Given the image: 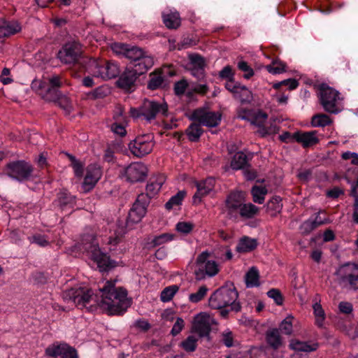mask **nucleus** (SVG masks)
<instances>
[{"mask_svg":"<svg viewBox=\"0 0 358 358\" xmlns=\"http://www.w3.org/2000/svg\"><path fill=\"white\" fill-rule=\"evenodd\" d=\"M315 228L317 227H315L314 222H312V219H308L301 224L299 229L301 234H308Z\"/></svg>","mask_w":358,"mask_h":358,"instance_id":"bf43d9fd","label":"nucleus"},{"mask_svg":"<svg viewBox=\"0 0 358 358\" xmlns=\"http://www.w3.org/2000/svg\"><path fill=\"white\" fill-rule=\"evenodd\" d=\"M184 326H185L184 320L181 317H178L172 327V329L171 331V334L174 336H177L182 331V330L184 328Z\"/></svg>","mask_w":358,"mask_h":358,"instance_id":"0e129e2a","label":"nucleus"},{"mask_svg":"<svg viewBox=\"0 0 358 358\" xmlns=\"http://www.w3.org/2000/svg\"><path fill=\"white\" fill-rule=\"evenodd\" d=\"M193 228V224H192L191 222H180L176 226V229L178 232L185 234L190 233L192 231Z\"/></svg>","mask_w":358,"mask_h":358,"instance_id":"4d7b16f0","label":"nucleus"},{"mask_svg":"<svg viewBox=\"0 0 358 358\" xmlns=\"http://www.w3.org/2000/svg\"><path fill=\"white\" fill-rule=\"evenodd\" d=\"M116 280H106L99 283L96 294L86 287H73L62 294L64 300L72 302L80 308L94 312L100 308L109 315H123L131 306L127 291L115 286Z\"/></svg>","mask_w":358,"mask_h":358,"instance_id":"f257e3e1","label":"nucleus"},{"mask_svg":"<svg viewBox=\"0 0 358 358\" xmlns=\"http://www.w3.org/2000/svg\"><path fill=\"white\" fill-rule=\"evenodd\" d=\"M292 137L295 141L301 143L304 148L313 146L319 142L316 131H297L293 134Z\"/></svg>","mask_w":358,"mask_h":358,"instance_id":"412c9836","label":"nucleus"},{"mask_svg":"<svg viewBox=\"0 0 358 358\" xmlns=\"http://www.w3.org/2000/svg\"><path fill=\"white\" fill-rule=\"evenodd\" d=\"M148 173L147 166L143 162H132L124 167L120 171V176L130 183L144 181Z\"/></svg>","mask_w":358,"mask_h":358,"instance_id":"9d476101","label":"nucleus"},{"mask_svg":"<svg viewBox=\"0 0 358 358\" xmlns=\"http://www.w3.org/2000/svg\"><path fill=\"white\" fill-rule=\"evenodd\" d=\"M155 145L152 134L138 135L130 142L129 148L131 152L136 157H143L150 154Z\"/></svg>","mask_w":358,"mask_h":358,"instance_id":"1a4fd4ad","label":"nucleus"},{"mask_svg":"<svg viewBox=\"0 0 358 358\" xmlns=\"http://www.w3.org/2000/svg\"><path fill=\"white\" fill-rule=\"evenodd\" d=\"M278 131V127L275 124H271L269 127H262L260 129H258V133L262 136H264L266 135L273 134L277 133Z\"/></svg>","mask_w":358,"mask_h":358,"instance_id":"774afa93","label":"nucleus"},{"mask_svg":"<svg viewBox=\"0 0 358 358\" xmlns=\"http://www.w3.org/2000/svg\"><path fill=\"white\" fill-rule=\"evenodd\" d=\"M139 76L131 68H127L117 80L118 85L125 90L130 89Z\"/></svg>","mask_w":358,"mask_h":358,"instance_id":"a878e982","label":"nucleus"},{"mask_svg":"<svg viewBox=\"0 0 358 358\" xmlns=\"http://www.w3.org/2000/svg\"><path fill=\"white\" fill-rule=\"evenodd\" d=\"M209 257L210 253L208 251H203L197 256L194 272L196 280L201 281L207 278H213L220 272L217 262L210 259Z\"/></svg>","mask_w":358,"mask_h":358,"instance_id":"423d86ee","label":"nucleus"},{"mask_svg":"<svg viewBox=\"0 0 358 358\" xmlns=\"http://www.w3.org/2000/svg\"><path fill=\"white\" fill-rule=\"evenodd\" d=\"M338 284L348 289H358V264L348 263L338 268L335 272Z\"/></svg>","mask_w":358,"mask_h":358,"instance_id":"0eeeda50","label":"nucleus"},{"mask_svg":"<svg viewBox=\"0 0 358 358\" xmlns=\"http://www.w3.org/2000/svg\"><path fill=\"white\" fill-rule=\"evenodd\" d=\"M194 185L197 191L193 196V203L198 204L201 201L203 196L210 194L215 187V179L213 177H208L201 181H195Z\"/></svg>","mask_w":358,"mask_h":358,"instance_id":"6ab92c4d","label":"nucleus"},{"mask_svg":"<svg viewBox=\"0 0 358 358\" xmlns=\"http://www.w3.org/2000/svg\"><path fill=\"white\" fill-rule=\"evenodd\" d=\"M90 68L94 77L101 78L103 80L114 78L120 72L117 64L114 62L92 60L90 62Z\"/></svg>","mask_w":358,"mask_h":358,"instance_id":"6e6552de","label":"nucleus"},{"mask_svg":"<svg viewBox=\"0 0 358 358\" xmlns=\"http://www.w3.org/2000/svg\"><path fill=\"white\" fill-rule=\"evenodd\" d=\"M174 237L175 236L172 234H162L159 236H156L154 237V238L152 241V244L153 246H159L171 241L172 240H173Z\"/></svg>","mask_w":358,"mask_h":358,"instance_id":"3c124183","label":"nucleus"},{"mask_svg":"<svg viewBox=\"0 0 358 358\" xmlns=\"http://www.w3.org/2000/svg\"><path fill=\"white\" fill-rule=\"evenodd\" d=\"M202 132L200 124L192 123L186 129V134L191 141H197Z\"/></svg>","mask_w":358,"mask_h":358,"instance_id":"58836bf2","label":"nucleus"},{"mask_svg":"<svg viewBox=\"0 0 358 358\" xmlns=\"http://www.w3.org/2000/svg\"><path fill=\"white\" fill-rule=\"evenodd\" d=\"M282 85L287 86L289 90H292L298 87L299 83L296 79H287L281 82L274 83L273 87L275 90H279Z\"/></svg>","mask_w":358,"mask_h":358,"instance_id":"603ef678","label":"nucleus"},{"mask_svg":"<svg viewBox=\"0 0 358 358\" xmlns=\"http://www.w3.org/2000/svg\"><path fill=\"white\" fill-rule=\"evenodd\" d=\"M154 65V59L145 53L138 61L132 64L131 67L138 76L146 73Z\"/></svg>","mask_w":358,"mask_h":358,"instance_id":"b1692460","label":"nucleus"},{"mask_svg":"<svg viewBox=\"0 0 358 358\" xmlns=\"http://www.w3.org/2000/svg\"><path fill=\"white\" fill-rule=\"evenodd\" d=\"M238 67L240 70L245 73L244 77L245 78H250L254 75L252 69L244 61H241L238 63Z\"/></svg>","mask_w":358,"mask_h":358,"instance_id":"e2e57ef3","label":"nucleus"},{"mask_svg":"<svg viewBox=\"0 0 358 358\" xmlns=\"http://www.w3.org/2000/svg\"><path fill=\"white\" fill-rule=\"evenodd\" d=\"M332 123V120L326 114H317L312 117L311 124L314 127H324Z\"/></svg>","mask_w":358,"mask_h":358,"instance_id":"c9c22d12","label":"nucleus"},{"mask_svg":"<svg viewBox=\"0 0 358 358\" xmlns=\"http://www.w3.org/2000/svg\"><path fill=\"white\" fill-rule=\"evenodd\" d=\"M222 340L223 343L228 348H230L233 345L234 343V337L232 335V332L229 329L225 330L222 334Z\"/></svg>","mask_w":358,"mask_h":358,"instance_id":"69168bd1","label":"nucleus"},{"mask_svg":"<svg viewBox=\"0 0 358 358\" xmlns=\"http://www.w3.org/2000/svg\"><path fill=\"white\" fill-rule=\"evenodd\" d=\"M31 243L37 244L41 247H45L49 245V241L43 235L36 234L28 238Z\"/></svg>","mask_w":358,"mask_h":358,"instance_id":"6e6d98bb","label":"nucleus"},{"mask_svg":"<svg viewBox=\"0 0 358 358\" xmlns=\"http://www.w3.org/2000/svg\"><path fill=\"white\" fill-rule=\"evenodd\" d=\"M193 117L200 124L209 127L217 126L221 120V115L219 113L208 111L204 109L196 110L193 113Z\"/></svg>","mask_w":358,"mask_h":358,"instance_id":"f3484780","label":"nucleus"},{"mask_svg":"<svg viewBox=\"0 0 358 358\" xmlns=\"http://www.w3.org/2000/svg\"><path fill=\"white\" fill-rule=\"evenodd\" d=\"M129 114L134 119H143L147 122H150L158 114L167 116L168 105L164 101L145 100L138 108H131Z\"/></svg>","mask_w":358,"mask_h":358,"instance_id":"20e7f679","label":"nucleus"},{"mask_svg":"<svg viewBox=\"0 0 358 358\" xmlns=\"http://www.w3.org/2000/svg\"><path fill=\"white\" fill-rule=\"evenodd\" d=\"M50 89H52L55 91L57 95V100H58L61 96L59 88L62 85V80L60 76L54 75L51 77L46 78Z\"/></svg>","mask_w":358,"mask_h":358,"instance_id":"a19ab883","label":"nucleus"},{"mask_svg":"<svg viewBox=\"0 0 358 358\" xmlns=\"http://www.w3.org/2000/svg\"><path fill=\"white\" fill-rule=\"evenodd\" d=\"M257 246V241L255 238L243 236L238 241L236 251L239 253H247L254 250Z\"/></svg>","mask_w":358,"mask_h":358,"instance_id":"cd10ccee","label":"nucleus"},{"mask_svg":"<svg viewBox=\"0 0 358 358\" xmlns=\"http://www.w3.org/2000/svg\"><path fill=\"white\" fill-rule=\"evenodd\" d=\"M341 157L344 160L351 159V164L358 166V154L350 151L343 152Z\"/></svg>","mask_w":358,"mask_h":358,"instance_id":"338daca9","label":"nucleus"},{"mask_svg":"<svg viewBox=\"0 0 358 358\" xmlns=\"http://www.w3.org/2000/svg\"><path fill=\"white\" fill-rule=\"evenodd\" d=\"M147 195L140 194L131 208L127 220V225L138 223L146 214L147 207L149 204Z\"/></svg>","mask_w":358,"mask_h":358,"instance_id":"ddd939ff","label":"nucleus"},{"mask_svg":"<svg viewBox=\"0 0 358 358\" xmlns=\"http://www.w3.org/2000/svg\"><path fill=\"white\" fill-rule=\"evenodd\" d=\"M190 60L193 68L191 70V73L197 79L201 80L204 77V60L198 55H192L190 56Z\"/></svg>","mask_w":358,"mask_h":358,"instance_id":"bb28decb","label":"nucleus"},{"mask_svg":"<svg viewBox=\"0 0 358 358\" xmlns=\"http://www.w3.org/2000/svg\"><path fill=\"white\" fill-rule=\"evenodd\" d=\"M282 209V199L280 196L272 197L266 204V212L272 217L277 216Z\"/></svg>","mask_w":358,"mask_h":358,"instance_id":"c85d7f7f","label":"nucleus"},{"mask_svg":"<svg viewBox=\"0 0 358 358\" xmlns=\"http://www.w3.org/2000/svg\"><path fill=\"white\" fill-rule=\"evenodd\" d=\"M102 176V170L100 166L97 164H90L86 169L84 180L82 183V189L84 192H88L92 190L101 179Z\"/></svg>","mask_w":358,"mask_h":358,"instance_id":"dca6fc26","label":"nucleus"},{"mask_svg":"<svg viewBox=\"0 0 358 358\" xmlns=\"http://www.w3.org/2000/svg\"><path fill=\"white\" fill-rule=\"evenodd\" d=\"M266 69L272 74H280L285 71L286 65L281 61L274 60L271 64L266 65Z\"/></svg>","mask_w":358,"mask_h":358,"instance_id":"a18cd8bd","label":"nucleus"},{"mask_svg":"<svg viewBox=\"0 0 358 358\" xmlns=\"http://www.w3.org/2000/svg\"><path fill=\"white\" fill-rule=\"evenodd\" d=\"M266 341L268 345L273 349H278L282 345V340L279 330L273 329L266 334Z\"/></svg>","mask_w":358,"mask_h":358,"instance_id":"f704fd0d","label":"nucleus"},{"mask_svg":"<svg viewBox=\"0 0 358 358\" xmlns=\"http://www.w3.org/2000/svg\"><path fill=\"white\" fill-rule=\"evenodd\" d=\"M209 289L206 285H201L196 292L191 293L188 296V300L190 303H197L201 301L207 295Z\"/></svg>","mask_w":358,"mask_h":358,"instance_id":"e433bc0d","label":"nucleus"},{"mask_svg":"<svg viewBox=\"0 0 358 358\" xmlns=\"http://www.w3.org/2000/svg\"><path fill=\"white\" fill-rule=\"evenodd\" d=\"M267 295L273 299L277 305L280 306L283 303V297L278 289H271L267 292Z\"/></svg>","mask_w":358,"mask_h":358,"instance_id":"052dcab7","label":"nucleus"},{"mask_svg":"<svg viewBox=\"0 0 358 358\" xmlns=\"http://www.w3.org/2000/svg\"><path fill=\"white\" fill-rule=\"evenodd\" d=\"M245 282L247 287H254L259 285V273L258 269L252 266L246 273Z\"/></svg>","mask_w":358,"mask_h":358,"instance_id":"2f4dec72","label":"nucleus"},{"mask_svg":"<svg viewBox=\"0 0 358 358\" xmlns=\"http://www.w3.org/2000/svg\"><path fill=\"white\" fill-rule=\"evenodd\" d=\"M289 346L292 349L296 351H302L306 352L315 351L318 348V345L317 343H309L296 340L292 341L290 342Z\"/></svg>","mask_w":358,"mask_h":358,"instance_id":"473e14b6","label":"nucleus"},{"mask_svg":"<svg viewBox=\"0 0 358 358\" xmlns=\"http://www.w3.org/2000/svg\"><path fill=\"white\" fill-rule=\"evenodd\" d=\"M145 52L141 48L132 46L129 47L127 52H126L125 57L131 59L133 63H135L141 57L144 55Z\"/></svg>","mask_w":358,"mask_h":358,"instance_id":"8fccbe9b","label":"nucleus"},{"mask_svg":"<svg viewBox=\"0 0 358 358\" xmlns=\"http://www.w3.org/2000/svg\"><path fill=\"white\" fill-rule=\"evenodd\" d=\"M45 355L51 357L78 358L76 350L65 343H55L45 349Z\"/></svg>","mask_w":358,"mask_h":358,"instance_id":"2eb2a0df","label":"nucleus"},{"mask_svg":"<svg viewBox=\"0 0 358 358\" xmlns=\"http://www.w3.org/2000/svg\"><path fill=\"white\" fill-rule=\"evenodd\" d=\"M164 182L165 178L162 175L152 177L146 186V193H143V195H147L148 199L150 200L159 192Z\"/></svg>","mask_w":358,"mask_h":358,"instance_id":"393cba45","label":"nucleus"},{"mask_svg":"<svg viewBox=\"0 0 358 358\" xmlns=\"http://www.w3.org/2000/svg\"><path fill=\"white\" fill-rule=\"evenodd\" d=\"M163 22L169 29H177L180 25V17L178 12L164 13Z\"/></svg>","mask_w":358,"mask_h":358,"instance_id":"7c9ffc66","label":"nucleus"},{"mask_svg":"<svg viewBox=\"0 0 358 358\" xmlns=\"http://www.w3.org/2000/svg\"><path fill=\"white\" fill-rule=\"evenodd\" d=\"M215 323L213 317L207 313L201 312L194 317L191 332L197 334L200 338H209L212 325Z\"/></svg>","mask_w":358,"mask_h":358,"instance_id":"f8f14e48","label":"nucleus"},{"mask_svg":"<svg viewBox=\"0 0 358 358\" xmlns=\"http://www.w3.org/2000/svg\"><path fill=\"white\" fill-rule=\"evenodd\" d=\"M115 122L111 124L110 129L120 136H124L127 134L126 126L127 125V117L123 115L122 109L119 108L113 116Z\"/></svg>","mask_w":358,"mask_h":358,"instance_id":"5701e85b","label":"nucleus"},{"mask_svg":"<svg viewBox=\"0 0 358 358\" xmlns=\"http://www.w3.org/2000/svg\"><path fill=\"white\" fill-rule=\"evenodd\" d=\"M268 193V189L265 186L255 185L251 189V194L252 196V201L259 204H262L264 202L266 195Z\"/></svg>","mask_w":358,"mask_h":358,"instance_id":"72a5a7b5","label":"nucleus"},{"mask_svg":"<svg viewBox=\"0 0 358 358\" xmlns=\"http://www.w3.org/2000/svg\"><path fill=\"white\" fill-rule=\"evenodd\" d=\"M247 164V156L243 152H236L231 160V166L233 169H243Z\"/></svg>","mask_w":358,"mask_h":358,"instance_id":"4c0bfd02","label":"nucleus"},{"mask_svg":"<svg viewBox=\"0 0 358 358\" xmlns=\"http://www.w3.org/2000/svg\"><path fill=\"white\" fill-rule=\"evenodd\" d=\"M313 308L315 317L316 325L319 327H322L324 326V322L326 317L324 309L322 308L321 304L318 302H315L313 304Z\"/></svg>","mask_w":358,"mask_h":358,"instance_id":"ea45409f","label":"nucleus"},{"mask_svg":"<svg viewBox=\"0 0 358 358\" xmlns=\"http://www.w3.org/2000/svg\"><path fill=\"white\" fill-rule=\"evenodd\" d=\"M235 98L241 102H249L252 98L251 92L245 86H240L238 90V96H235Z\"/></svg>","mask_w":358,"mask_h":358,"instance_id":"864d4df0","label":"nucleus"},{"mask_svg":"<svg viewBox=\"0 0 358 358\" xmlns=\"http://www.w3.org/2000/svg\"><path fill=\"white\" fill-rule=\"evenodd\" d=\"M259 208L251 203L244 202L238 213L245 219H252L258 215Z\"/></svg>","mask_w":358,"mask_h":358,"instance_id":"c756f323","label":"nucleus"},{"mask_svg":"<svg viewBox=\"0 0 358 358\" xmlns=\"http://www.w3.org/2000/svg\"><path fill=\"white\" fill-rule=\"evenodd\" d=\"M268 116L265 113L262 111H255L250 123L259 127V129L264 127V124L266 122Z\"/></svg>","mask_w":358,"mask_h":358,"instance_id":"09e8293b","label":"nucleus"},{"mask_svg":"<svg viewBox=\"0 0 358 358\" xmlns=\"http://www.w3.org/2000/svg\"><path fill=\"white\" fill-rule=\"evenodd\" d=\"M178 287L177 285H171L164 288L161 292L160 299L163 302L170 301L173 296L178 291Z\"/></svg>","mask_w":358,"mask_h":358,"instance_id":"49530a36","label":"nucleus"},{"mask_svg":"<svg viewBox=\"0 0 358 358\" xmlns=\"http://www.w3.org/2000/svg\"><path fill=\"white\" fill-rule=\"evenodd\" d=\"M31 89L48 101H56L57 95L54 90L50 89L46 78L35 79L31 83Z\"/></svg>","mask_w":358,"mask_h":358,"instance_id":"aec40b11","label":"nucleus"},{"mask_svg":"<svg viewBox=\"0 0 358 358\" xmlns=\"http://www.w3.org/2000/svg\"><path fill=\"white\" fill-rule=\"evenodd\" d=\"M164 79L161 76H155L150 78L148 87L150 90H156L162 85Z\"/></svg>","mask_w":358,"mask_h":358,"instance_id":"680f3d73","label":"nucleus"},{"mask_svg":"<svg viewBox=\"0 0 358 358\" xmlns=\"http://www.w3.org/2000/svg\"><path fill=\"white\" fill-rule=\"evenodd\" d=\"M81 252H86L87 255L96 264L101 271H106L117 266V263L111 260L106 253L102 252L94 237L87 235L78 245H76Z\"/></svg>","mask_w":358,"mask_h":358,"instance_id":"f03ea898","label":"nucleus"},{"mask_svg":"<svg viewBox=\"0 0 358 358\" xmlns=\"http://www.w3.org/2000/svg\"><path fill=\"white\" fill-rule=\"evenodd\" d=\"M67 155L71 162V166L76 177L80 178L83 174L84 164L78 160L74 156L69 154Z\"/></svg>","mask_w":358,"mask_h":358,"instance_id":"de8ad7c7","label":"nucleus"},{"mask_svg":"<svg viewBox=\"0 0 358 358\" xmlns=\"http://www.w3.org/2000/svg\"><path fill=\"white\" fill-rule=\"evenodd\" d=\"M129 45L122 43H113L110 45L111 50L114 53L118 55L126 56V52L129 48Z\"/></svg>","mask_w":358,"mask_h":358,"instance_id":"5fc2aeb1","label":"nucleus"},{"mask_svg":"<svg viewBox=\"0 0 358 358\" xmlns=\"http://www.w3.org/2000/svg\"><path fill=\"white\" fill-rule=\"evenodd\" d=\"M83 53L81 44L76 41H72L64 45L62 48L58 52L59 60L66 64H73L76 63Z\"/></svg>","mask_w":358,"mask_h":358,"instance_id":"9b49d317","label":"nucleus"},{"mask_svg":"<svg viewBox=\"0 0 358 358\" xmlns=\"http://www.w3.org/2000/svg\"><path fill=\"white\" fill-rule=\"evenodd\" d=\"M186 195V192L184 190L179 191L176 194L171 196V199L166 203L165 206L168 210L172 209L175 206H178L182 203Z\"/></svg>","mask_w":358,"mask_h":358,"instance_id":"79ce46f5","label":"nucleus"},{"mask_svg":"<svg viewBox=\"0 0 358 358\" xmlns=\"http://www.w3.org/2000/svg\"><path fill=\"white\" fill-rule=\"evenodd\" d=\"M319 97L324 110L332 114H338L343 110V98L336 90L327 84L319 87Z\"/></svg>","mask_w":358,"mask_h":358,"instance_id":"39448f33","label":"nucleus"},{"mask_svg":"<svg viewBox=\"0 0 358 358\" xmlns=\"http://www.w3.org/2000/svg\"><path fill=\"white\" fill-rule=\"evenodd\" d=\"M238 292L234 287L222 286L215 290L208 299V305L213 309H223L230 307V310L238 312L241 305L238 299Z\"/></svg>","mask_w":358,"mask_h":358,"instance_id":"7ed1b4c3","label":"nucleus"},{"mask_svg":"<svg viewBox=\"0 0 358 358\" xmlns=\"http://www.w3.org/2000/svg\"><path fill=\"white\" fill-rule=\"evenodd\" d=\"M294 317L292 315H287L280 324V331L286 334L291 335L293 331Z\"/></svg>","mask_w":358,"mask_h":358,"instance_id":"c03bdc74","label":"nucleus"},{"mask_svg":"<svg viewBox=\"0 0 358 358\" xmlns=\"http://www.w3.org/2000/svg\"><path fill=\"white\" fill-rule=\"evenodd\" d=\"M21 24L15 20H6L0 17V38H7L20 32Z\"/></svg>","mask_w":358,"mask_h":358,"instance_id":"4be33fe9","label":"nucleus"},{"mask_svg":"<svg viewBox=\"0 0 358 358\" xmlns=\"http://www.w3.org/2000/svg\"><path fill=\"white\" fill-rule=\"evenodd\" d=\"M244 202H245V194L243 192H231L225 200V207L229 215H234L238 213Z\"/></svg>","mask_w":358,"mask_h":358,"instance_id":"a211bd4d","label":"nucleus"},{"mask_svg":"<svg viewBox=\"0 0 358 358\" xmlns=\"http://www.w3.org/2000/svg\"><path fill=\"white\" fill-rule=\"evenodd\" d=\"M109 93V90L108 87L105 86H101L96 88L94 90L91 92L89 94V96L94 98V99H99L103 98L107 96V94Z\"/></svg>","mask_w":358,"mask_h":358,"instance_id":"13d9d810","label":"nucleus"},{"mask_svg":"<svg viewBox=\"0 0 358 358\" xmlns=\"http://www.w3.org/2000/svg\"><path fill=\"white\" fill-rule=\"evenodd\" d=\"M32 171L31 165L24 161L13 162L7 165L8 176L18 181L28 179Z\"/></svg>","mask_w":358,"mask_h":358,"instance_id":"4468645a","label":"nucleus"},{"mask_svg":"<svg viewBox=\"0 0 358 358\" xmlns=\"http://www.w3.org/2000/svg\"><path fill=\"white\" fill-rule=\"evenodd\" d=\"M197 341L198 339L194 336L190 335L187 336L185 340L181 342L180 347L187 352H192L196 349Z\"/></svg>","mask_w":358,"mask_h":358,"instance_id":"37998d69","label":"nucleus"}]
</instances>
